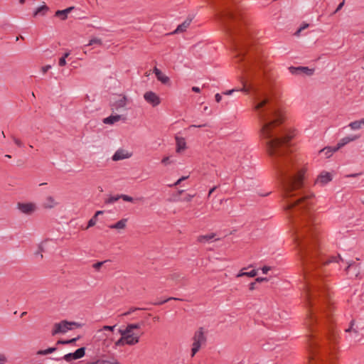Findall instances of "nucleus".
<instances>
[{"label": "nucleus", "instance_id": "55", "mask_svg": "<svg viewBox=\"0 0 364 364\" xmlns=\"http://www.w3.org/2000/svg\"><path fill=\"white\" fill-rule=\"evenodd\" d=\"M161 163L164 164V165H167L170 163V161H169V157L168 156H166L164 157L162 160H161Z\"/></svg>", "mask_w": 364, "mask_h": 364}, {"label": "nucleus", "instance_id": "40", "mask_svg": "<svg viewBox=\"0 0 364 364\" xmlns=\"http://www.w3.org/2000/svg\"><path fill=\"white\" fill-rule=\"evenodd\" d=\"M340 261H342L343 262V259L341 257L340 255H338L336 257H333L331 259H328V260H326L324 262L325 264H328V263H330V262H340Z\"/></svg>", "mask_w": 364, "mask_h": 364}, {"label": "nucleus", "instance_id": "23", "mask_svg": "<svg viewBox=\"0 0 364 364\" xmlns=\"http://www.w3.org/2000/svg\"><path fill=\"white\" fill-rule=\"evenodd\" d=\"M58 205V203L55 201L53 196H48L46 198L43 206L45 208L50 209L54 208Z\"/></svg>", "mask_w": 364, "mask_h": 364}, {"label": "nucleus", "instance_id": "21", "mask_svg": "<svg viewBox=\"0 0 364 364\" xmlns=\"http://www.w3.org/2000/svg\"><path fill=\"white\" fill-rule=\"evenodd\" d=\"M191 17H188L182 23L179 24L173 33H178L185 31L192 21Z\"/></svg>", "mask_w": 364, "mask_h": 364}, {"label": "nucleus", "instance_id": "49", "mask_svg": "<svg viewBox=\"0 0 364 364\" xmlns=\"http://www.w3.org/2000/svg\"><path fill=\"white\" fill-rule=\"evenodd\" d=\"M7 362V358L4 353H0V364H4Z\"/></svg>", "mask_w": 364, "mask_h": 364}, {"label": "nucleus", "instance_id": "60", "mask_svg": "<svg viewBox=\"0 0 364 364\" xmlns=\"http://www.w3.org/2000/svg\"><path fill=\"white\" fill-rule=\"evenodd\" d=\"M256 281L258 282H264V281H268V279L266 277H258V278L256 279Z\"/></svg>", "mask_w": 364, "mask_h": 364}, {"label": "nucleus", "instance_id": "35", "mask_svg": "<svg viewBox=\"0 0 364 364\" xmlns=\"http://www.w3.org/2000/svg\"><path fill=\"white\" fill-rule=\"evenodd\" d=\"M116 327V325L114 326H104L102 328L97 330V334L103 333V331H113Z\"/></svg>", "mask_w": 364, "mask_h": 364}, {"label": "nucleus", "instance_id": "59", "mask_svg": "<svg viewBox=\"0 0 364 364\" xmlns=\"http://www.w3.org/2000/svg\"><path fill=\"white\" fill-rule=\"evenodd\" d=\"M215 98L217 102H220L222 100V96L219 93H217L215 96Z\"/></svg>", "mask_w": 364, "mask_h": 364}, {"label": "nucleus", "instance_id": "45", "mask_svg": "<svg viewBox=\"0 0 364 364\" xmlns=\"http://www.w3.org/2000/svg\"><path fill=\"white\" fill-rule=\"evenodd\" d=\"M188 176H182L181 178H180L178 180H177L172 185H169V186H178L181 183V181L186 180V178H188Z\"/></svg>", "mask_w": 364, "mask_h": 364}, {"label": "nucleus", "instance_id": "15", "mask_svg": "<svg viewBox=\"0 0 364 364\" xmlns=\"http://www.w3.org/2000/svg\"><path fill=\"white\" fill-rule=\"evenodd\" d=\"M360 138V135H349L340 139L338 142L337 146L333 149V151L338 150L340 148L344 146L348 143L355 141Z\"/></svg>", "mask_w": 364, "mask_h": 364}, {"label": "nucleus", "instance_id": "10", "mask_svg": "<svg viewBox=\"0 0 364 364\" xmlns=\"http://www.w3.org/2000/svg\"><path fill=\"white\" fill-rule=\"evenodd\" d=\"M205 342V337L204 336V333L203 331L202 328H200L198 331H197L195 333L194 337H193V348H192V356H194V355L198 351L202 344H203Z\"/></svg>", "mask_w": 364, "mask_h": 364}, {"label": "nucleus", "instance_id": "31", "mask_svg": "<svg viewBox=\"0 0 364 364\" xmlns=\"http://www.w3.org/2000/svg\"><path fill=\"white\" fill-rule=\"evenodd\" d=\"M225 26L227 31L230 33L231 35L239 34V33L240 32L239 28H237L235 25L228 24L227 23Z\"/></svg>", "mask_w": 364, "mask_h": 364}, {"label": "nucleus", "instance_id": "39", "mask_svg": "<svg viewBox=\"0 0 364 364\" xmlns=\"http://www.w3.org/2000/svg\"><path fill=\"white\" fill-rule=\"evenodd\" d=\"M77 340H78V338H74L70 340H59L57 342V344H69L73 343L75 342Z\"/></svg>", "mask_w": 364, "mask_h": 364}, {"label": "nucleus", "instance_id": "36", "mask_svg": "<svg viewBox=\"0 0 364 364\" xmlns=\"http://www.w3.org/2000/svg\"><path fill=\"white\" fill-rule=\"evenodd\" d=\"M119 198H122L121 195L111 196L106 200V203L112 204L117 201Z\"/></svg>", "mask_w": 364, "mask_h": 364}, {"label": "nucleus", "instance_id": "44", "mask_svg": "<svg viewBox=\"0 0 364 364\" xmlns=\"http://www.w3.org/2000/svg\"><path fill=\"white\" fill-rule=\"evenodd\" d=\"M97 223V218L93 216L89 221L87 228L94 226Z\"/></svg>", "mask_w": 364, "mask_h": 364}, {"label": "nucleus", "instance_id": "63", "mask_svg": "<svg viewBox=\"0 0 364 364\" xmlns=\"http://www.w3.org/2000/svg\"><path fill=\"white\" fill-rule=\"evenodd\" d=\"M216 188L217 186H213L212 188L210 189L208 193V197H210V196L215 191Z\"/></svg>", "mask_w": 364, "mask_h": 364}, {"label": "nucleus", "instance_id": "47", "mask_svg": "<svg viewBox=\"0 0 364 364\" xmlns=\"http://www.w3.org/2000/svg\"><path fill=\"white\" fill-rule=\"evenodd\" d=\"M257 270L252 269L250 272H246L245 276H247L249 277H254L257 275Z\"/></svg>", "mask_w": 364, "mask_h": 364}, {"label": "nucleus", "instance_id": "32", "mask_svg": "<svg viewBox=\"0 0 364 364\" xmlns=\"http://www.w3.org/2000/svg\"><path fill=\"white\" fill-rule=\"evenodd\" d=\"M85 348L84 347L80 348L77 349L74 353L73 355L75 357V359H80L82 358L85 355Z\"/></svg>", "mask_w": 364, "mask_h": 364}, {"label": "nucleus", "instance_id": "54", "mask_svg": "<svg viewBox=\"0 0 364 364\" xmlns=\"http://www.w3.org/2000/svg\"><path fill=\"white\" fill-rule=\"evenodd\" d=\"M194 197V195H190L188 194L186 196V197L183 199V201H191L192 198Z\"/></svg>", "mask_w": 364, "mask_h": 364}, {"label": "nucleus", "instance_id": "48", "mask_svg": "<svg viewBox=\"0 0 364 364\" xmlns=\"http://www.w3.org/2000/svg\"><path fill=\"white\" fill-rule=\"evenodd\" d=\"M66 58L61 57L58 60V65L60 67L65 66L66 65Z\"/></svg>", "mask_w": 364, "mask_h": 364}, {"label": "nucleus", "instance_id": "12", "mask_svg": "<svg viewBox=\"0 0 364 364\" xmlns=\"http://www.w3.org/2000/svg\"><path fill=\"white\" fill-rule=\"evenodd\" d=\"M346 271L347 274L350 277H357L360 273L359 264L355 262H346Z\"/></svg>", "mask_w": 364, "mask_h": 364}, {"label": "nucleus", "instance_id": "38", "mask_svg": "<svg viewBox=\"0 0 364 364\" xmlns=\"http://www.w3.org/2000/svg\"><path fill=\"white\" fill-rule=\"evenodd\" d=\"M99 45L101 46L102 44V41L100 38H94L91 39L89 43L86 45L87 46H92V45Z\"/></svg>", "mask_w": 364, "mask_h": 364}, {"label": "nucleus", "instance_id": "3", "mask_svg": "<svg viewBox=\"0 0 364 364\" xmlns=\"http://www.w3.org/2000/svg\"><path fill=\"white\" fill-rule=\"evenodd\" d=\"M306 228L305 231L301 233L302 239L297 238V240H299V245H301L303 253L304 258L306 260V262L309 260L311 262H314V258L313 256V253L311 252V249H313V245L311 244V225L310 224V220L306 221Z\"/></svg>", "mask_w": 364, "mask_h": 364}, {"label": "nucleus", "instance_id": "53", "mask_svg": "<svg viewBox=\"0 0 364 364\" xmlns=\"http://www.w3.org/2000/svg\"><path fill=\"white\" fill-rule=\"evenodd\" d=\"M51 68V65H47L46 66L42 67V72L43 73H46Z\"/></svg>", "mask_w": 364, "mask_h": 364}, {"label": "nucleus", "instance_id": "20", "mask_svg": "<svg viewBox=\"0 0 364 364\" xmlns=\"http://www.w3.org/2000/svg\"><path fill=\"white\" fill-rule=\"evenodd\" d=\"M175 139H176V151L177 153H181V151H183V150H185L186 149V139H185V138L178 136H176Z\"/></svg>", "mask_w": 364, "mask_h": 364}, {"label": "nucleus", "instance_id": "27", "mask_svg": "<svg viewBox=\"0 0 364 364\" xmlns=\"http://www.w3.org/2000/svg\"><path fill=\"white\" fill-rule=\"evenodd\" d=\"M363 125H364V118L350 122L348 127L353 130H358L360 129Z\"/></svg>", "mask_w": 364, "mask_h": 364}, {"label": "nucleus", "instance_id": "43", "mask_svg": "<svg viewBox=\"0 0 364 364\" xmlns=\"http://www.w3.org/2000/svg\"><path fill=\"white\" fill-rule=\"evenodd\" d=\"M172 299L176 300L177 299L174 298V297H169V298H168L166 299H164V300H159L158 301L154 302L153 304H154V305H161V304H163L167 302L168 301L172 300Z\"/></svg>", "mask_w": 364, "mask_h": 364}, {"label": "nucleus", "instance_id": "62", "mask_svg": "<svg viewBox=\"0 0 364 364\" xmlns=\"http://www.w3.org/2000/svg\"><path fill=\"white\" fill-rule=\"evenodd\" d=\"M192 91L195 92H199L200 91V89L198 87H192L191 88Z\"/></svg>", "mask_w": 364, "mask_h": 364}, {"label": "nucleus", "instance_id": "24", "mask_svg": "<svg viewBox=\"0 0 364 364\" xmlns=\"http://www.w3.org/2000/svg\"><path fill=\"white\" fill-rule=\"evenodd\" d=\"M223 16L226 20H232L235 21L237 18L236 14L235 12L230 8H226L223 11Z\"/></svg>", "mask_w": 364, "mask_h": 364}, {"label": "nucleus", "instance_id": "11", "mask_svg": "<svg viewBox=\"0 0 364 364\" xmlns=\"http://www.w3.org/2000/svg\"><path fill=\"white\" fill-rule=\"evenodd\" d=\"M17 209L22 213L31 215L36 210V205L33 203H18Z\"/></svg>", "mask_w": 364, "mask_h": 364}, {"label": "nucleus", "instance_id": "9", "mask_svg": "<svg viewBox=\"0 0 364 364\" xmlns=\"http://www.w3.org/2000/svg\"><path fill=\"white\" fill-rule=\"evenodd\" d=\"M313 203V198L311 195L306 194L304 196L294 200L289 201L287 205V208L290 209L293 208H297L299 210H303L306 206H309Z\"/></svg>", "mask_w": 364, "mask_h": 364}, {"label": "nucleus", "instance_id": "41", "mask_svg": "<svg viewBox=\"0 0 364 364\" xmlns=\"http://www.w3.org/2000/svg\"><path fill=\"white\" fill-rule=\"evenodd\" d=\"M115 345L117 346H121L127 345L126 339L124 338L123 336H121V338L116 341Z\"/></svg>", "mask_w": 364, "mask_h": 364}, {"label": "nucleus", "instance_id": "6", "mask_svg": "<svg viewBox=\"0 0 364 364\" xmlns=\"http://www.w3.org/2000/svg\"><path fill=\"white\" fill-rule=\"evenodd\" d=\"M235 47L237 52V57L240 60L245 61V63L249 67L259 65L257 59L247 53V45L245 42H236Z\"/></svg>", "mask_w": 364, "mask_h": 364}, {"label": "nucleus", "instance_id": "14", "mask_svg": "<svg viewBox=\"0 0 364 364\" xmlns=\"http://www.w3.org/2000/svg\"><path fill=\"white\" fill-rule=\"evenodd\" d=\"M289 71L293 75H313L314 70L310 69L308 67H290Z\"/></svg>", "mask_w": 364, "mask_h": 364}, {"label": "nucleus", "instance_id": "34", "mask_svg": "<svg viewBox=\"0 0 364 364\" xmlns=\"http://www.w3.org/2000/svg\"><path fill=\"white\" fill-rule=\"evenodd\" d=\"M62 359L65 360L67 362L75 360L73 355V353H69L68 354H65L63 358H54V360L58 361L61 360Z\"/></svg>", "mask_w": 364, "mask_h": 364}, {"label": "nucleus", "instance_id": "7", "mask_svg": "<svg viewBox=\"0 0 364 364\" xmlns=\"http://www.w3.org/2000/svg\"><path fill=\"white\" fill-rule=\"evenodd\" d=\"M82 324L80 323L63 320L54 324L52 330V335L55 336L59 333H65L68 331L73 330L74 327L80 328Z\"/></svg>", "mask_w": 364, "mask_h": 364}, {"label": "nucleus", "instance_id": "26", "mask_svg": "<svg viewBox=\"0 0 364 364\" xmlns=\"http://www.w3.org/2000/svg\"><path fill=\"white\" fill-rule=\"evenodd\" d=\"M74 9V7L71 6V7H68L65 9H63V10H58L55 12V16H58L59 18H60L61 19L63 20H65L67 16H68V14Z\"/></svg>", "mask_w": 364, "mask_h": 364}, {"label": "nucleus", "instance_id": "51", "mask_svg": "<svg viewBox=\"0 0 364 364\" xmlns=\"http://www.w3.org/2000/svg\"><path fill=\"white\" fill-rule=\"evenodd\" d=\"M138 309H140L139 308H132L128 311L122 314V316H128V315L131 314L132 312H134Z\"/></svg>", "mask_w": 364, "mask_h": 364}, {"label": "nucleus", "instance_id": "46", "mask_svg": "<svg viewBox=\"0 0 364 364\" xmlns=\"http://www.w3.org/2000/svg\"><path fill=\"white\" fill-rule=\"evenodd\" d=\"M121 197L124 201L132 202L134 200V198L132 197L129 196L127 195L121 194Z\"/></svg>", "mask_w": 364, "mask_h": 364}, {"label": "nucleus", "instance_id": "13", "mask_svg": "<svg viewBox=\"0 0 364 364\" xmlns=\"http://www.w3.org/2000/svg\"><path fill=\"white\" fill-rule=\"evenodd\" d=\"M144 98L147 103L153 107H156L161 103L160 97L152 91L146 92L144 95Z\"/></svg>", "mask_w": 364, "mask_h": 364}, {"label": "nucleus", "instance_id": "29", "mask_svg": "<svg viewBox=\"0 0 364 364\" xmlns=\"http://www.w3.org/2000/svg\"><path fill=\"white\" fill-rule=\"evenodd\" d=\"M215 237V234L212 233L205 235H200L198 237V241L201 243L208 242Z\"/></svg>", "mask_w": 364, "mask_h": 364}, {"label": "nucleus", "instance_id": "2", "mask_svg": "<svg viewBox=\"0 0 364 364\" xmlns=\"http://www.w3.org/2000/svg\"><path fill=\"white\" fill-rule=\"evenodd\" d=\"M318 264L316 261L311 262L306 264L304 269V279L305 283L304 287L305 289V294L309 300L311 299L316 293L318 291V288L312 280H314L317 277V273L315 272L316 269L318 268Z\"/></svg>", "mask_w": 364, "mask_h": 364}, {"label": "nucleus", "instance_id": "1", "mask_svg": "<svg viewBox=\"0 0 364 364\" xmlns=\"http://www.w3.org/2000/svg\"><path fill=\"white\" fill-rule=\"evenodd\" d=\"M254 107L262 125V136L267 139L269 154L274 158V166L281 178L286 197L304 185V169L290 155L288 149L292 135L281 126L282 114L272 97L266 93H258L254 100Z\"/></svg>", "mask_w": 364, "mask_h": 364}, {"label": "nucleus", "instance_id": "52", "mask_svg": "<svg viewBox=\"0 0 364 364\" xmlns=\"http://www.w3.org/2000/svg\"><path fill=\"white\" fill-rule=\"evenodd\" d=\"M95 336L99 339V340H103L105 339L107 336L105 333V332L103 331V333H100V334H97V332L96 333V335Z\"/></svg>", "mask_w": 364, "mask_h": 364}, {"label": "nucleus", "instance_id": "22", "mask_svg": "<svg viewBox=\"0 0 364 364\" xmlns=\"http://www.w3.org/2000/svg\"><path fill=\"white\" fill-rule=\"evenodd\" d=\"M127 99L125 96H119L118 99L114 101L112 106L115 109L119 110L121 108L125 107L127 105Z\"/></svg>", "mask_w": 364, "mask_h": 364}, {"label": "nucleus", "instance_id": "57", "mask_svg": "<svg viewBox=\"0 0 364 364\" xmlns=\"http://www.w3.org/2000/svg\"><path fill=\"white\" fill-rule=\"evenodd\" d=\"M261 269L263 274H267L270 270V267L267 266H264L263 267H262Z\"/></svg>", "mask_w": 364, "mask_h": 364}, {"label": "nucleus", "instance_id": "50", "mask_svg": "<svg viewBox=\"0 0 364 364\" xmlns=\"http://www.w3.org/2000/svg\"><path fill=\"white\" fill-rule=\"evenodd\" d=\"M13 140L14 141V143L19 147H23V144L16 137H13Z\"/></svg>", "mask_w": 364, "mask_h": 364}, {"label": "nucleus", "instance_id": "8", "mask_svg": "<svg viewBox=\"0 0 364 364\" xmlns=\"http://www.w3.org/2000/svg\"><path fill=\"white\" fill-rule=\"evenodd\" d=\"M309 362L310 364H316L317 362H322L324 363V355H320V347L318 343L315 341H311L309 344Z\"/></svg>", "mask_w": 364, "mask_h": 364}, {"label": "nucleus", "instance_id": "18", "mask_svg": "<svg viewBox=\"0 0 364 364\" xmlns=\"http://www.w3.org/2000/svg\"><path fill=\"white\" fill-rule=\"evenodd\" d=\"M121 119L124 122L126 120V117L120 114H112L103 119V123L105 124H114Z\"/></svg>", "mask_w": 364, "mask_h": 364}, {"label": "nucleus", "instance_id": "25", "mask_svg": "<svg viewBox=\"0 0 364 364\" xmlns=\"http://www.w3.org/2000/svg\"><path fill=\"white\" fill-rule=\"evenodd\" d=\"M51 243H53V241L51 240H46L43 242H41V244L39 246V250L40 251L36 252V256H39L41 259L43 258V255L41 252H45L46 251V248Z\"/></svg>", "mask_w": 364, "mask_h": 364}, {"label": "nucleus", "instance_id": "56", "mask_svg": "<svg viewBox=\"0 0 364 364\" xmlns=\"http://www.w3.org/2000/svg\"><path fill=\"white\" fill-rule=\"evenodd\" d=\"M323 151H325V154L326 155H328V156H329L330 155H331L333 151L331 149H330L329 148H325L322 150Z\"/></svg>", "mask_w": 364, "mask_h": 364}, {"label": "nucleus", "instance_id": "19", "mask_svg": "<svg viewBox=\"0 0 364 364\" xmlns=\"http://www.w3.org/2000/svg\"><path fill=\"white\" fill-rule=\"evenodd\" d=\"M154 73L156 75V77L159 81H160L163 84H168L170 82V79L168 76L164 74L159 69L156 67L154 68Z\"/></svg>", "mask_w": 364, "mask_h": 364}, {"label": "nucleus", "instance_id": "61", "mask_svg": "<svg viewBox=\"0 0 364 364\" xmlns=\"http://www.w3.org/2000/svg\"><path fill=\"white\" fill-rule=\"evenodd\" d=\"M70 53H71L70 50H67L65 53H63L62 57L67 58L70 55Z\"/></svg>", "mask_w": 364, "mask_h": 364}, {"label": "nucleus", "instance_id": "64", "mask_svg": "<svg viewBox=\"0 0 364 364\" xmlns=\"http://www.w3.org/2000/svg\"><path fill=\"white\" fill-rule=\"evenodd\" d=\"M245 274H246V272H243L242 270H241L237 275V277H243V276H245Z\"/></svg>", "mask_w": 364, "mask_h": 364}, {"label": "nucleus", "instance_id": "5", "mask_svg": "<svg viewBox=\"0 0 364 364\" xmlns=\"http://www.w3.org/2000/svg\"><path fill=\"white\" fill-rule=\"evenodd\" d=\"M141 326L140 323L128 324L125 329H119V333L126 339L127 345L134 346L139 343L140 334L135 332L134 330L139 329Z\"/></svg>", "mask_w": 364, "mask_h": 364}, {"label": "nucleus", "instance_id": "37", "mask_svg": "<svg viewBox=\"0 0 364 364\" xmlns=\"http://www.w3.org/2000/svg\"><path fill=\"white\" fill-rule=\"evenodd\" d=\"M235 91H242V92H248L249 89L247 88L245 85H244L242 89H240V90H235V89L230 90H228L226 92H225L224 94L226 95H231L232 93H233Z\"/></svg>", "mask_w": 364, "mask_h": 364}, {"label": "nucleus", "instance_id": "17", "mask_svg": "<svg viewBox=\"0 0 364 364\" xmlns=\"http://www.w3.org/2000/svg\"><path fill=\"white\" fill-rule=\"evenodd\" d=\"M332 180V175L329 172L322 171L318 176L316 183H320L321 186L327 184Z\"/></svg>", "mask_w": 364, "mask_h": 364}, {"label": "nucleus", "instance_id": "30", "mask_svg": "<svg viewBox=\"0 0 364 364\" xmlns=\"http://www.w3.org/2000/svg\"><path fill=\"white\" fill-rule=\"evenodd\" d=\"M48 11V7L46 5H43L39 6L36 9V10L34 11L33 16H44L46 15V12Z\"/></svg>", "mask_w": 364, "mask_h": 364}, {"label": "nucleus", "instance_id": "28", "mask_svg": "<svg viewBox=\"0 0 364 364\" xmlns=\"http://www.w3.org/2000/svg\"><path fill=\"white\" fill-rule=\"evenodd\" d=\"M127 219H122L117 223L109 226L111 229H123L126 227Z\"/></svg>", "mask_w": 364, "mask_h": 364}, {"label": "nucleus", "instance_id": "4", "mask_svg": "<svg viewBox=\"0 0 364 364\" xmlns=\"http://www.w3.org/2000/svg\"><path fill=\"white\" fill-rule=\"evenodd\" d=\"M306 228L305 231L301 233L302 239L297 238V240H299V245H301L303 253L304 258L306 260V262L309 260L311 262H314V258L313 256V253L311 252V249H313V245L311 244V225L310 224V220L306 221Z\"/></svg>", "mask_w": 364, "mask_h": 364}, {"label": "nucleus", "instance_id": "16", "mask_svg": "<svg viewBox=\"0 0 364 364\" xmlns=\"http://www.w3.org/2000/svg\"><path fill=\"white\" fill-rule=\"evenodd\" d=\"M132 156V154L129 153L128 151H126L123 149H117L114 155L112 157V159L114 161H117L126 159H129Z\"/></svg>", "mask_w": 364, "mask_h": 364}, {"label": "nucleus", "instance_id": "42", "mask_svg": "<svg viewBox=\"0 0 364 364\" xmlns=\"http://www.w3.org/2000/svg\"><path fill=\"white\" fill-rule=\"evenodd\" d=\"M109 262V260H105V261H102V262H96L95 263L92 267L94 269H95L96 270H99L100 268L106 262Z\"/></svg>", "mask_w": 364, "mask_h": 364}, {"label": "nucleus", "instance_id": "58", "mask_svg": "<svg viewBox=\"0 0 364 364\" xmlns=\"http://www.w3.org/2000/svg\"><path fill=\"white\" fill-rule=\"evenodd\" d=\"M344 4H345V1H343L342 2H341V3L338 4V6H337V8H336V11H335V12H334V13H336V12H338L339 10H341V9H342V7L343 6Z\"/></svg>", "mask_w": 364, "mask_h": 364}, {"label": "nucleus", "instance_id": "33", "mask_svg": "<svg viewBox=\"0 0 364 364\" xmlns=\"http://www.w3.org/2000/svg\"><path fill=\"white\" fill-rule=\"evenodd\" d=\"M57 350L55 347H50L45 350H40L37 352L38 355H46L55 352Z\"/></svg>", "mask_w": 364, "mask_h": 364}]
</instances>
